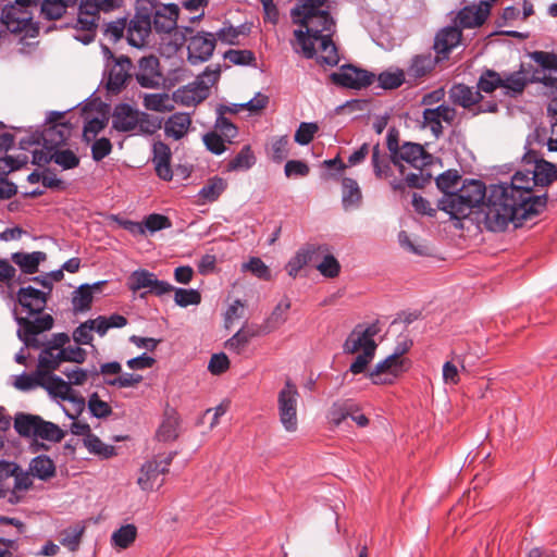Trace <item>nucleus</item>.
Here are the masks:
<instances>
[{
    "label": "nucleus",
    "instance_id": "f257e3e1",
    "mask_svg": "<svg viewBox=\"0 0 557 557\" xmlns=\"http://www.w3.org/2000/svg\"><path fill=\"white\" fill-rule=\"evenodd\" d=\"M325 2L326 0H298L290 11L293 22L301 26L294 30L293 48L307 59L315 55L317 41L325 34L333 33L334 21L330 13L323 10Z\"/></svg>",
    "mask_w": 557,
    "mask_h": 557
},
{
    "label": "nucleus",
    "instance_id": "f03ea898",
    "mask_svg": "<svg viewBox=\"0 0 557 557\" xmlns=\"http://www.w3.org/2000/svg\"><path fill=\"white\" fill-rule=\"evenodd\" d=\"M513 191L515 188L500 184L490 186L482 207L483 222L488 231L503 232L509 223L518 226L523 220L537 214L532 203L515 197Z\"/></svg>",
    "mask_w": 557,
    "mask_h": 557
},
{
    "label": "nucleus",
    "instance_id": "7ed1b4c3",
    "mask_svg": "<svg viewBox=\"0 0 557 557\" xmlns=\"http://www.w3.org/2000/svg\"><path fill=\"white\" fill-rule=\"evenodd\" d=\"M18 325L17 337L27 348L41 349L38 356L37 369L44 373H52L62 363V356L59 350L44 344L40 334L53 327L54 320L51 314L44 313L34 320L28 317L15 315Z\"/></svg>",
    "mask_w": 557,
    "mask_h": 557
},
{
    "label": "nucleus",
    "instance_id": "20e7f679",
    "mask_svg": "<svg viewBox=\"0 0 557 557\" xmlns=\"http://www.w3.org/2000/svg\"><path fill=\"white\" fill-rule=\"evenodd\" d=\"M127 287L134 293L147 288L146 293L158 297L174 292L175 304L183 308L199 305L201 301V295L197 289L175 288L169 282L158 280L154 273L147 270L134 271L127 280Z\"/></svg>",
    "mask_w": 557,
    "mask_h": 557
},
{
    "label": "nucleus",
    "instance_id": "39448f33",
    "mask_svg": "<svg viewBox=\"0 0 557 557\" xmlns=\"http://www.w3.org/2000/svg\"><path fill=\"white\" fill-rule=\"evenodd\" d=\"M488 189L479 180L466 181L455 194L443 196L438 201V208L447 212L454 219H465L472 209L479 205L483 206Z\"/></svg>",
    "mask_w": 557,
    "mask_h": 557
},
{
    "label": "nucleus",
    "instance_id": "423d86ee",
    "mask_svg": "<svg viewBox=\"0 0 557 557\" xmlns=\"http://www.w3.org/2000/svg\"><path fill=\"white\" fill-rule=\"evenodd\" d=\"M379 331L377 323L369 325L358 324L346 338L343 345V351L345 354L361 351L349 367L351 373L360 374L364 372L369 363L373 360L377 347L374 336Z\"/></svg>",
    "mask_w": 557,
    "mask_h": 557
},
{
    "label": "nucleus",
    "instance_id": "0eeeda50",
    "mask_svg": "<svg viewBox=\"0 0 557 557\" xmlns=\"http://www.w3.org/2000/svg\"><path fill=\"white\" fill-rule=\"evenodd\" d=\"M37 7V0H14L7 4L2 11L7 18V29L13 34L24 33L28 37H35L39 33L38 23L33 20V9Z\"/></svg>",
    "mask_w": 557,
    "mask_h": 557
},
{
    "label": "nucleus",
    "instance_id": "6e6552de",
    "mask_svg": "<svg viewBox=\"0 0 557 557\" xmlns=\"http://www.w3.org/2000/svg\"><path fill=\"white\" fill-rule=\"evenodd\" d=\"M42 388L51 397L66 400L71 404V409L64 408L65 414L70 419L78 418L86 408L85 398L71 386V383L53 373H46Z\"/></svg>",
    "mask_w": 557,
    "mask_h": 557
},
{
    "label": "nucleus",
    "instance_id": "1a4fd4ad",
    "mask_svg": "<svg viewBox=\"0 0 557 557\" xmlns=\"http://www.w3.org/2000/svg\"><path fill=\"white\" fill-rule=\"evenodd\" d=\"M220 69L211 70L207 67L195 82L178 88L174 92V98L177 102L186 107H195L209 97L210 88L220 77Z\"/></svg>",
    "mask_w": 557,
    "mask_h": 557
},
{
    "label": "nucleus",
    "instance_id": "9d476101",
    "mask_svg": "<svg viewBox=\"0 0 557 557\" xmlns=\"http://www.w3.org/2000/svg\"><path fill=\"white\" fill-rule=\"evenodd\" d=\"M174 455L175 453L159 454L141 466L137 484L143 491L149 492L163 485V475L169 471Z\"/></svg>",
    "mask_w": 557,
    "mask_h": 557
},
{
    "label": "nucleus",
    "instance_id": "9b49d317",
    "mask_svg": "<svg viewBox=\"0 0 557 557\" xmlns=\"http://www.w3.org/2000/svg\"><path fill=\"white\" fill-rule=\"evenodd\" d=\"M299 392L290 380L285 382L284 387L277 395L278 417L282 425L287 432H295L298 426L297 404Z\"/></svg>",
    "mask_w": 557,
    "mask_h": 557
},
{
    "label": "nucleus",
    "instance_id": "f8f14e48",
    "mask_svg": "<svg viewBox=\"0 0 557 557\" xmlns=\"http://www.w3.org/2000/svg\"><path fill=\"white\" fill-rule=\"evenodd\" d=\"M532 173L530 170L525 171H518L512 176L510 183H499L503 185V187H512L515 188V191L512 195L523 201L527 202H534L533 209H536V213L539 214L547 203V196L541 195V196H534L532 193L533 186H536V184H533Z\"/></svg>",
    "mask_w": 557,
    "mask_h": 557
},
{
    "label": "nucleus",
    "instance_id": "ddd939ff",
    "mask_svg": "<svg viewBox=\"0 0 557 557\" xmlns=\"http://www.w3.org/2000/svg\"><path fill=\"white\" fill-rule=\"evenodd\" d=\"M433 157L428 153L423 146L410 141H405L400 146V151L397 152L392 160L393 164L399 169L400 174H405L404 162L410 164L417 170H421L432 164Z\"/></svg>",
    "mask_w": 557,
    "mask_h": 557
},
{
    "label": "nucleus",
    "instance_id": "4468645a",
    "mask_svg": "<svg viewBox=\"0 0 557 557\" xmlns=\"http://www.w3.org/2000/svg\"><path fill=\"white\" fill-rule=\"evenodd\" d=\"M133 63L126 55H121L107 64L106 87L112 94H119L132 79Z\"/></svg>",
    "mask_w": 557,
    "mask_h": 557
},
{
    "label": "nucleus",
    "instance_id": "2eb2a0df",
    "mask_svg": "<svg viewBox=\"0 0 557 557\" xmlns=\"http://www.w3.org/2000/svg\"><path fill=\"white\" fill-rule=\"evenodd\" d=\"M325 253H327L326 244L307 243L290 258L286 270L290 276L296 277L299 271L307 264L312 263L317 268V263L322 260Z\"/></svg>",
    "mask_w": 557,
    "mask_h": 557
},
{
    "label": "nucleus",
    "instance_id": "dca6fc26",
    "mask_svg": "<svg viewBox=\"0 0 557 557\" xmlns=\"http://www.w3.org/2000/svg\"><path fill=\"white\" fill-rule=\"evenodd\" d=\"M134 75L138 85L148 89H158L164 81L160 61L154 55L140 58Z\"/></svg>",
    "mask_w": 557,
    "mask_h": 557
},
{
    "label": "nucleus",
    "instance_id": "f3484780",
    "mask_svg": "<svg viewBox=\"0 0 557 557\" xmlns=\"http://www.w3.org/2000/svg\"><path fill=\"white\" fill-rule=\"evenodd\" d=\"M216 45V37L212 33L198 32L187 42V59L190 64L196 65L208 61Z\"/></svg>",
    "mask_w": 557,
    "mask_h": 557
},
{
    "label": "nucleus",
    "instance_id": "a211bd4d",
    "mask_svg": "<svg viewBox=\"0 0 557 557\" xmlns=\"http://www.w3.org/2000/svg\"><path fill=\"white\" fill-rule=\"evenodd\" d=\"M457 116L455 108L448 104H440L433 109H425L422 113V127L431 131L435 138L443 135V124L453 125Z\"/></svg>",
    "mask_w": 557,
    "mask_h": 557
},
{
    "label": "nucleus",
    "instance_id": "6ab92c4d",
    "mask_svg": "<svg viewBox=\"0 0 557 557\" xmlns=\"http://www.w3.org/2000/svg\"><path fill=\"white\" fill-rule=\"evenodd\" d=\"M332 82L336 85L360 89L370 86L374 82V74L354 65H343L339 72L330 75Z\"/></svg>",
    "mask_w": 557,
    "mask_h": 557
},
{
    "label": "nucleus",
    "instance_id": "aec40b11",
    "mask_svg": "<svg viewBox=\"0 0 557 557\" xmlns=\"http://www.w3.org/2000/svg\"><path fill=\"white\" fill-rule=\"evenodd\" d=\"M462 32L458 26H446L441 28L434 37L433 50L435 57L441 61L449 59L451 51L461 41Z\"/></svg>",
    "mask_w": 557,
    "mask_h": 557
},
{
    "label": "nucleus",
    "instance_id": "412c9836",
    "mask_svg": "<svg viewBox=\"0 0 557 557\" xmlns=\"http://www.w3.org/2000/svg\"><path fill=\"white\" fill-rule=\"evenodd\" d=\"M48 298V293L33 286L21 287L16 293L17 304L29 317L44 315L42 311L47 306Z\"/></svg>",
    "mask_w": 557,
    "mask_h": 557
},
{
    "label": "nucleus",
    "instance_id": "4be33fe9",
    "mask_svg": "<svg viewBox=\"0 0 557 557\" xmlns=\"http://www.w3.org/2000/svg\"><path fill=\"white\" fill-rule=\"evenodd\" d=\"M492 5L488 1H480L462 8L457 14V21L462 28H475L484 24L491 13Z\"/></svg>",
    "mask_w": 557,
    "mask_h": 557
},
{
    "label": "nucleus",
    "instance_id": "5701e85b",
    "mask_svg": "<svg viewBox=\"0 0 557 557\" xmlns=\"http://www.w3.org/2000/svg\"><path fill=\"white\" fill-rule=\"evenodd\" d=\"M99 13L100 12L97 10L84 8V1L81 0L75 27L78 30L86 32V34L83 37H77L78 40L84 44H89L94 40L96 29L98 27V22L100 20Z\"/></svg>",
    "mask_w": 557,
    "mask_h": 557
},
{
    "label": "nucleus",
    "instance_id": "b1692460",
    "mask_svg": "<svg viewBox=\"0 0 557 557\" xmlns=\"http://www.w3.org/2000/svg\"><path fill=\"white\" fill-rule=\"evenodd\" d=\"M138 110L128 103H119L112 113V127L121 133L134 132L137 128Z\"/></svg>",
    "mask_w": 557,
    "mask_h": 557
},
{
    "label": "nucleus",
    "instance_id": "393cba45",
    "mask_svg": "<svg viewBox=\"0 0 557 557\" xmlns=\"http://www.w3.org/2000/svg\"><path fill=\"white\" fill-rule=\"evenodd\" d=\"M11 479L12 486L10 484L7 487L0 486V498H5L10 504H17L24 498L33 482L28 474L23 473L20 468Z\"/></svg>",
    "mask_w": 557,
    "mask_h": 557
},
{
    "label": "nucleus",
    "instance_id": "a878e982",
    "mask_svg": "<svg viewBox=\"0 0 557 557\" xmlns=\"http://www.w3.org/2000/svg\"><path fill=\"white\" fill-rule=\"evenodd\" d=\"M448 97L454 104L463 109H471L483 99L478 88L474 89L462 83L454 84L448 90Z\"/></svg>",
    "mask_w": 557,
    "mask_h": 557
},
{
    "label": "nucleus",
    "instance_id": "bb28decb",
    "mask_svg": "<svg viewBox=\"0 0 557 557\" xmlns=\"http://www.w3.org/2000/svg\"><path fill=\"white\" fill-rule=\"evenodd\" d=\"M524 159L528 160V162H533V169L530 170L532 173V180L533 184H536V186H546L554 178H556V166L555 164L545 161L543 159H537L535 152H528L524 156Z\"/></svg>",
    "mask_w": 557,
    "mask_h": 557
},
{
    "label": "nucleus",
    "instance_id": "cd10ccee",
    "mask_svg": "<svg viewBox=\"0 0 557 557\" xmlns=\"http://www.w3.org/2000/svg\"><path fill=\"white\" fill-rule=\"evenodd\" d=\"M178 7L176 4H161L159 5L154 17L152 20V27L157 33L169 34L176 28L178 18Z\"/></svg>",
    "mask_w": 557,
    "mask_h": 557
},
{
    "label": "nucleus",
    "instance_id": "c85d7f7f",
    "mask_svg": "<svg viewBox=\"0 0 557 557\" xmlns=\"http://www.w3.org/2000/svg\"><path fill=\"white\" fill-rule=\"evenodd\" d=\"M154 170L157 175L163 181H171L173 172L171 168L172 152L170 147L163 141H157L152 147Z\"/></svg>",
    "mask_w": 557,
    "mask_h": 557
},
{
    "label": "nucleus",
    "instance_id": "c756f323",
    "mask_svg": "<svg viewBox=\"0 0 557 557\" xmlns=\"http://www.w3.org/2000/svg\"><path fill=\"white\" fill-rule=\"evenodd\" d=\"M441 61L431 52L420 53L412 57L406 70V74L417 81L431 74Z\"/></svg>",
    "mask_w": 557,
    "mask_h": 557
},
{
    "label": "nucleus",
    "instance_id": "7c9ffc66",
    "mask_svg": "<svg viewBox=\"0 0 557 557\" xmlns=\"http://www.w3.org/2000/svg\"><path fill=\"white\" fill-rule=\"evenodd\" d=\"M535 79L542 82L546 87H549L554 95L547 108L548 113L554 117V122L552 123V136L547 141V147L549 151H557V77L552 74H544L543 76L536 75Z\"/></svg>",
    "mask_w": 557,
    "mask_h": 557
},
{
    "label": "nucleus",
    "instance_id": "2f4dec72",
    "mask_svg": "<svg viewBox=\"0 0 557 557\" xmlns=\"http://www.w3.org/2000/svg\"><path fill=\"white\" fill-rule=\"evenodd\" d=\"M180 416L175 409L166 408L161 424L159 425L156 437L161 442H171L178 437Z\"/></svg>",
    "mask_w": 557,
    "mask_h": 557
},
{
    "label": "nucleus",
    "instance_id": "473e14b6",
    "mask_svg": "<svg viewBox=\"0 0 557 557\" xmlns=\"http://www.w3.org/2000/svg\"><path fill=\"white\" fill-rule=\"evenodd\" d=\"M191 126V117L186 112H176L164 122V134L175 140L182 139Z\"/></svg>",
    "mask_w": 557,
    "mask_h": 557
},
{
    "label": "nucleus",
    "instance_id": "72a5a7b5",
    "mask_svg": "<svg viewBox=\"0 0 557 557\" xmlns=\"http://www.w3.org/2000/svg\"><path fill=\"white\" fill-rule=\"evenodd\" d=\"M503 82V94L516 98L523 92L528 84L531 83V78L527 72L519 70L516 72H504Z\"/></svg>",
    "mask_w": 557,
    "mask_h": 557
},
{
    "label": "nucleus",
    "instance_id": "f704fd0d",
    "mask_svg": "<svg viewBox=\"0 0 557 557\" xmlns=\"http://www.w3.org/2000/svg\"><path fill=\"white\" fill-rule=\"evenodd\" d=\"M403 371V361H397L391 355L384 360L379 362L373 370L369 373L373 384H386L392 383V379H382V375L397 376Z\"/></svg>",
    "mask_w": 557,
    "mask_h": 557
},
{
    "label": "nucleus",
    "instance_id": "c9c22d12",
    "mask_svg": "<svg viewBox=\"0 0 557 557\" xmlns=\"http://www.w3.org/2000/svg\"><path fill=\"white\" fill-rule=\"evenodd\" d=\"M152 29V24L133 17L127 25V40L129 45L136 48L145 46L147 38Z\"/></svg>",
    "mask_w": 557,
    "mask_h": 557
},
{
    "label": "nucleus",
    "instance_id": "e433bc0d",
    "mask_svg": "<svg viewBox=\"0 0 557 557\" xmlns=\"http://www.w3.org/2000/svg\"><path fill=\"white\" fill-rule=\"evenodd\" d=\"M47 255L42 251L14 252L11 260L26 274H34L38 271L40 262L45 261Z\"/></svg>",
    "mask_w": 557,
    "mask_h": 557
},
{
    "label": "nucleus",
    "instance_id": "4c0bfd02",
    "mask_svg": "<svg viewBox=\"0 0 557 557\" xmlns=\"http://www.w3.org/2000/svg\"><path fill=\"white\" fill-rule=\"evenodd\" d=\"M103 282H97L94 285H81L74 293L72 298V306L74 312H84L90 309L94 296L92 289H100Z\"/></svg>",
    "mask_w": 557,
    "mask_h": 557
},
{
    "label": "nucleus",
    "instance_id": "58836bf2",
    "mask_svg": "<svg viewBox=\"0 0 557 557\" xmlns=\"http://www.w3.org/2000/svg\"><path fill=\"white\" fill-rule=\"evenodd\" d=\"M371 163L373 166L374 175L380 180H387L392 177L393 172L391 168V154L382 153L380 145L376 144L372 150Z\"/></svg>",
    "mask_w": 557,
    "mask_h": 557
},
{
    "label": "nucleus",
    "instance_id": "ea45409f",
    "mask_svg": "<svg viewBox=\"0 0 557 557\" xmlns=\"http://www.w3.org/2000/svg\"><path fill=\"white\" fill-rule=\"evenodd\" d=\"M290 306V300L287 297H284L278 301L265 320L264 329L267 333L276 330L287 321Z\"/></svg>",
    "mask_w": 557,
    "mask_h": 557
},
{
    "label": "nucleus",
    "instance_id": "a19ab883",
    "mask_svg": "<svg viewBox=\"0 0 557 557\" xmlns=\"http://www.w3.org/2000/svg\"><path fill=\"white\" fill-rule=\"evenodd\" d=\"M331 36L332 34H325L322 39L317 41L321 51V54L318 57V63L327 66H335L339 61V55Z\"/></svg>",
    "mask_w": 557,
    "mask_h": 557
},
{
    "label": "nucleus",
    "instance_id": "79ce46f5",
    "mask_svg": "<svg viewBox=\"0 0 557 557\" xmlns=\"http://www.w3.org/2000/svg\"><path fill=\"white\" fill-rule=\"evenodd\" d=\"M40 417L17 413L14 419L15 431L24 437H35Z\"/></svg>",
    "mask_w": 557,
    "mask_h": 557
},
{
    "label": "nucleus",
    "instance_id": "37998d69",
    "mask_svg": "<svg viewBox=\"0 0 557 557\" xmlns=\"http://www.w3.org/2000/svg\"><path fill=\"white\" fill-rule=\"evenodd\" d=\"M343 186V206L345 209L358 207L361 202V190L357 181L345 177L342 182Z\"/></svg>",
    "mask_w": 557,
    "mask_h": 557
},
{
    "label": "nucleus",
    "instance_id": "c03bdc74",
    "mask_svg": "<svg viewBox=\"0 0 557 557\" xmlns=\"http://www.w3.org/2000/svg\"><path fill=\"white\" fill-rule=\"evenodd\" d=\"M74 3L69 0H42L40 7L41 14L49 21L59 20L64 15L67 7Z\"/></svg>",
    "mask_w": 557,
    "mask_h": 557
},
{
    "label": "nucleus",
    "instance_id": "a18cd8bd",
    "mask_svg": "<svg viewBox=\"0 0 557 557\" xmlns=\"http://www.w3.org/2000/svg\"><path fill=\"white\" fill-rule=\"evenodd\" d=\"M503 73H498L494 70H484L479 77L476 87L480 94L482 91L491 94L497 88L503 89Z\"/></svg>",
    "mask_w": 557,
    "mask_h": 557
},
{
    "label": "nucleus",
    "instance_id": "49530a36",
    "mask_svg": "<svg viewBox=\"0 0 557 557\" xmlns=\"http://www.w3.org/2000/svg\"><path fill=\"white\" fill-rule=\"evenodd\" d=\"M137 528L134 524H125L113 532L112 545L122 549L129 547L136 540Z\"/></svg>",
    "mask_w": 557,
    "mask_h": 557
},
{
    "label": "nucleus",
    "instance_id": "de8ad7c7",
    "mask_svg": "<svg viewBox=\"0 0 557 557\" xmlns=\"http://www.w3.org/2000/svg\"><path fill=\"white\" fill-rule=\"evenodd\" d=\"M256 163V157L249 145L242 150L227 163L228 171H246Z\"/></svg>",
    "mask_w": 557,
    "mask_h": 557
},
{
    "label": "nucleus",
    "instance_id": "09e8293b",
    "mask_svg": "<svg viewBox=\"0 0 557 557\" xmlns=\"http://www.w3.org/2000/svg\"><path fill=\"white\" fill-rule=\"evenodd\" d=\"M30 470L35 476L41 480H48L54 475L55 466L53 460L48 456L40 455L32 460Z\"/></svg>",
    "mask_w": 557,
    "mask_h": 557
},
{
    "label": "nucleus",
    "instance_id": "8fccbe9b",
    "mask_svg": "<svg viewBox=\"0 0 557 557\" xmlns=\"http://www.w3.org/2000/svg\"><path fill=\"white\" fill-rule=\"evenodd\" d=\"M144 107L150 111L157 112H170L173 110V104L171 103L170 97L168 94H146L144 96Z\"/></svg>",
    "mask_w": 557,
    "mask_h": 557
},
{
    "label": "nucleus",
    "instance_id": "3c124183",
    "mask_svg": "<svg viewBox=\"0 0 557 557\" xmlns=\"http://www.w3.org/2000/svg\"><path fill=\"white\" fill-rule=\"evenodd\" d=\"M317 270L320 274L327 278H335L341 273V264L332 253L331 247L327 245V253L322 257V260L317 263Z\"/></svg>",
    "mask_w": 557,
    "mask_h": 557
},
{
    "label": "nucleus",
    "instance_id": "603ef678",
    "mask_svg": "<svg viewBox=\"0 0 557 557\" xmlns=\"http://www.w3.org/2000/svg\"><path fill=\"white\" fill-rule=\"evenodd\" d=\"M65 436V433L54 423L39 419L38 428L35 437H40L46 441L59 443Z\"/></svg>",
    "mask_w": 557,
    "mask_h": 557
},
{
    "label": "nucleus",
    "instance_id": "864d4df0",
    "mask_svg": "<svg viewBox=\"0 0 557 557\" xmlns=\"http://www.w3.org/2000/svg\"><path fill=\"white\" fill-rule=\"evenodd\" d=\"M95 320L99 336H104L110 329H121L127 324V319L119 313H113L109 317L99 315Z\"/></svg>",
    "mask_w": 557,
    "mask_h": 557
},
{
    "label": "nucleus",
    "instance_id": "5fc2aeb1",
    "mask_svg": "<svg viewBox=\"0 0 557 557\" xmlns=\"http://www.w3.org/2000/svg\"><path fill=\"white\" fill-rule=\"evenodd\" d=\"M84 445L89 453L101 456L103 458H110L115 455V447L104 444L95 434L87 435V437L84 438Z\"/></svg>",
    "mask_w": 557,
    "mask_h": 557
},
{
    "label": "nucleus",
    "instance_id": "6e6d98bb",
    "mask_svg": "<svg viewBox=\"0 0 557 557\" xmlns=\"http://www.w3.org/2000/svg\"><path fill=\"white\" fill-rule=\"evenodd\" d=\"M45 375L46 373L39 369H36V371L30 374L23 373L15 379L14 386L24 392L30 391L37 386L42 387Z\"/></svg>",
    "mask_w": 557,
    "mask_h": 557
},
{
    "label": "nucleus",
    "instance_id": "4d7b16f0",
    "mask_svg": "<svg viewBox=\"0 0 557 557\" xmlns=\"http://www.w3.org/2000/svg\"><path fill=\"white\" fill-rule=\"evenodd\" d=\"M225 188L226 183L223 178L213 177L199 190V197L207 202H213L220 197Z\"/></svg>",
    "mask_w": 557,
    "mask_h": 557
},
{
    "label": "nucleus",
    "instance_id": "13d9d810",
    "mask_svg": "<svg viewBox=\"0 0 557 557\" xmlns=\"http://www.w3.org/2000/svg\"><path fill=\"white\" fill-rule=\"evenodd\" d=\"M108 119L106 117H92L85 122L83 127L82 139L85 144H90L97 139V136L106 128Z\"/></svg>",
    "mask_w": 557,
    "mask_h": 557
},
{
    "label": "nucleus",
    "instance_id": "bf43d9fd",
    "mask_svg": "<svg viewBox=\"0 0 557 557\" xmlns=\"http://www.w3.org/2000/svg\"><path fill=\"white\" fill-rule=\"evenodd\" d=\"M53 162L61 166L63 170H72L79 165L78 156L71 149H52Z\"/></svg>",
    "mask_w": 557,
    "mask_h": 557
},
{
    "label": "nucleus",
    "instance_id": "052dcab7",
    "mask_svg": "<svg viewBox=\"0 0 557 557\" xmlns=\"http://www.w3.org/2000/svg\"><path fill=\"white\" fill-rule=\"evenodd\" d=\"M92 332L97 333V323L95 319H89L81 323L73 331V339L77 345H90L94 337Z\"/></svg>",
    "mask_w": 557,
    "mask_h": 557
},
{
    "label": "nucleus",
    "instance_id": "680f3d73",
    "mask_svg": "<svg viewBox=\"0 0 557 557\" xmlns=\"http://www.w3.org/2000/svg\"><path fill=\"white\" fill-rule=\"evenodd\" d=\"M136 131L141 135H152L162 126V119L148 114L146 112L138 111Z\"/></svg>",
    "mask_w": 557,
    "mask_h": 557
},
{
    "label": "nucleus",
    "instance_id": "e2e57ef3",
    "mask_svg": "<svg viewBox=\"0 0 557 557\" xmlns=\"http://www.w3.org/2000/svg\"><path fill=\"white\" fill-rule=\"evenodd\" d=\"M84 532L85 527L82 524H76L74 527L65 529L62 532L61 544L69 550L76 552L81 545Z\"/></svg>",
    "mask_w": 557,
    "mask_h": 557
},
{
    "label": "nucleus",
    "instance_id": "0e129e2a",
    "mask_svg": "<svg viewBox=\"0 0 557 557\" xmlns=\"http://www.w3.org/2000/svg\"><path fill=\"white\" fill-rule=\"evenodd\" d=\"M460 180L461 177L457 171L449 170L436 178V185L443 191V196H448L457 191Z\"/></svg>",
    "mask_w": 557,
    "mask_h": 557
},
{
    "label": "nucleus",
    "instance_id": "69168bd1",
    "mask_svg": "<svg viewBox=\"0 0 557 557\" xmlns=\"http://www.w3.org/2000/svg\"><path fill=\"white\" fill-rule=\"evenodd\" d=\"M87 407L90 414L97 419H104L112 413L111 406L102 400L96 392L89 395Z\"/></svg>",
    "mask_w": 557,
    "mask_h": 557
},
{
    "label": "nucleus",
    "instance_id": "338daca9",
    "mask_svg": "<svg viewBox=\"0 0 557 557\" xmlns=\"http://www.w3.org/2000/svg\"><path fill=\"white\" fill-rule=\"evenodd\" d=\"M289 139L287 135L275 137L271 141L269 154L274 162H282L288 157Z\"/></svg>",
    "mask_w": 557,
    "mask_h": 557
},
{
    "label": "nucleus",
    "instance_id": "774afa93",
    "mask_svg": "<svg viewBox=\"0 0 557 557\" xmlns=\"http://www.w3.org/2000/svg\"><path fill=\"white\" fill-rule=\"evenodd\" d=\"M319 126L313 122H301L295 133V141L301 146H306L312 141Z\"/></svg>",
    "mask_w": 557,
    "mask_h": 557
}]
</instances>
